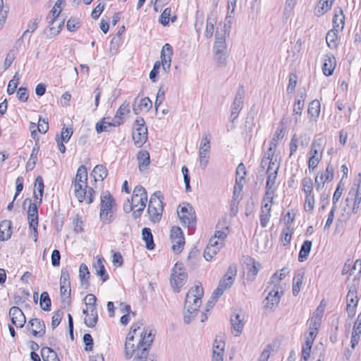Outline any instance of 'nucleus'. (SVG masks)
<instances>
[{
    "label": "nucleus",
    "instance_id": "nucleus-42",
    "mask_svg": "<svg viewBox=\"0 0 361 361\" xmlns=\"http://www.w3.org/2000/svg\"><path fill=\"white\" fill-rule=\"evenodd\" d=\"M106 118H103L99 122L96 124L95 129L97 133L102 132L109 131V128L115 127L116 123L114 122H108Z\"/></svg>",
    "mask_w": 361,
    "mask_h": 361
},
{
    "label": "nucleus",
    "instance_id": "nucleus-44",
    "mask_svg": "<svg viewBox=\"0 0 361 361\" xmlns=\"http://www.w3.org/2000/svg\"><path fill=\"white\" fill-rule=\"evenodd\" d=\"M38 152H39L38 147H34L32 148V152L30 154V157L28 161L27 162L26 166H25L27 171H30L35 168L37 161Z\"/></svg>",
    "mask_w": 361,
    "mask_h": 361
},
{
    "label": "nucleus",
    "instance_id": "nucleus-32",
    "mask_svg": "<svg viewBox=\"0 0 361 361\" xmlns=\"http://www.w3.org/2000/svg\"><path fill=\"white\" fill-rule=\"evenodd\" d=\"M129 111V104L123 103L120 106L116 113L114 121L117 126H120L121 123H123V116L127 114Z\"/></svg>",
    "mask_w": 361,
    "mask_h": 361
},
{
    "label": "nucleus",
    "instance_id": "nucleus-59",
    "mask_svg": "<svg viewBox=\"0 0 361 361\" xmlns=\"http://www.w3.org/2000/svg\"><path fill=\"white\" fill-rule=\"evenodd\" d=\"M171 8H166L163 12L161 13L159 22L164 25L166 26L169 25L170 16H171Z\"/></svg>",
    "mask_w": 361,
    "mask_h": 361
},
{
    "label": "nucleus",
    "instance_id": "nucleus-60",
    "mask_svg": "<svg viewBox=\"0 0 361 361\" xmlns=\"http://www.w3.org/2000/svg\"><path fill=\"white\" fill-rule=\"evenodd\" d=\"M209 154L208 152H204L203 150L199 151L200 157V166L202 169H204L207 166L209 161Z\"/></svg>",
    "mask_w": 361,
    "mask_h": 361
},
{
    "label": "nucleus",
    "instance_id": "nucleus-31",
    "mask_svg": "<svg viewBox=\"0 0 361 361\" xmlns=\"http://www.w3.org/2000/svg\"><path fill=\"white\" fill-rule=\"evenodd\" d=\"M142 240L145 242L146 248L152 250L154 248L155 244L153 240V235L149 228H144L142 231Z\"/></svg>",
    "mask_w": 361,
    "mask_h": 361
},
{
    "label": "nucleus",
    "instance_id": "nucleus-43",
    "mask_svg": "<svg viewBox=\"0 0 361 361\" xmlns=\"http://www.w3.org/2000/svg\"><path fill=\"white\" fill-rule=\"evenodd\" d=\"M147 213L149 214V220L155 224L160 221L163 211L161 210V212H159V209L152 207V205H148Z\"/></svg>",
    "mask_w": 361,
    "mask_h": 361
},
{
    "label": "nucleus",
    "instance_id": "nucleus-63",
    "mask_svg": "<svg viewBox=\"0 0 361 361\" xmlns=\"http://www.w3.org/2000/svg\"><path fill=\"white\" fill-rule=\"evenodd\" d=\"M82 340L85 345V350L86 351H91L92 350L94 345V341L92 336L90 334H85Z\"/></svg>",
    "mask_w": 361,
    "mask_h": 361
},
{
    "label": "nucleus",
    "instance_id": "nucleus-5",
    "mask_svg": "<svg viewBox=\"0 0 361 361\" xmlns=\"http://www.w3.org/2000/svg\"><path fill=\"white\" fill-rule=\"evenodd\" d=\"M133 140L137 147H141L147 140V128L143 118H139L135 122Z\"/></svg>",
    "mask_w": 361,
    "mask_h": 361
},
{
    "label": "nucleus",
    "instance_id": "nucleus-8",
    "mask_svg": "<svg viewBox=\"0 0 361 361\" xmlns=\"http://www.w3.org/2000/svg\"><path fill=\"white\" fill-rule=\"evenodd\" d=\"M170 237L173 243L172 250L177 254L180 253L185 245V238L181 228L178 226L172 227Z\"/></svg>",
    "mask_w": 361,
    "mask_h": 361
},
{
    "label": "nucleus",
    "instance_id": "nucleus-64",
    "mask_svg": "<svg viewBox=\"0 0 361 361\" xmlns=\"http://www.w3.org/2000/svg\"><path fill=\"white\" fill-rule=\"evenodd\" d=\"M314 197L312 195H305V209L307 212H312L314 209Z\"/></svg>",
    "mask_w": 361,
    "mask_h": 361
},
{
    "label": "nucleus",
    "instance_id": "nucleus-19",
    "mask_svg": "<svg viewBox=\"0 0 361 361\" xmlns=\"http://www.w3.org/2000/svg\"><path fill=\"white\" fill-rule=\"evenodd\" d=\"M348 195L354 196V204L360 205L361 202V173L358 174V178L355 180L354 186L350 189Z\"/></svg>",
    "mask_w": 361,
    "mask_h": 361
},
{
    "label": "nucleus",
    "instance_id": "nucleus-26",
    "mask_svg": "<svg viewBox=\"0 0 361 361\" xmlns=\"http://www.w3.org/2000/svg\"><path fill=\"white\" fill-rule=\"evenodd\" d=\"M152 107V102L149 97H145L140 99L138 105L134 104L133 111L135 114H138L140 111H149Z\"/></svg>",
    "mask_w": 361,
    "mask_h": 361
},
{
    "label": "nucleus",
    "instance_id": "nucleus-15",
    "mask_svg": "<svg viewBox=\"0 0 361 361\" xmlns=\"http://www.w3.org/2000/svg\"><path fill=\"white\" fill-rule=\"evenodd\" d=\"M11 322L17 328H22L26 322L25 317L22 310L16 306L12 307L9 310Z\"/></svg>",
    "mask_w": 361,
    "mask_h": 361
},
{
    "label": "nucleus",
    "instance_id": "nucleus-51",
    "mask_svg": "<svg viewBox=\"0 0 361 361\" xmlns=\"http://www.w3.org/2000/svg\"><path fill=\"white\" fill-rule=\"evenodd\" d=\"M214 19H212L211 16H208L207 19L206 29L204 32V36L206 38L209 39L212 37L214 30Z\"/></svg>",
    "mask_w": 361,
    "mask_h": 361
},
{
    "label": "nucleus",
    "instance_id": "nucleus-57",
    "mask_svg": "<svg viewBox=\"0 0 361 361\" xmlns=\"http://www.w3.org/2000/svg\"><path fill=\"white\" fill-rule=\"evenodd\" d=\"M37 128L40 133H46L49 130L48 119L42 118L41 116H39Z\"/></svg>",
    "mask_w": 361,
    "mask_h": 361
},
{
    "label": "nucleus",
    "instance_id": "nucleus-41",
    "mask_svg": "<svg viewBox=\"0 0 361 361\" xmlns=\"http://www.w3.org/2000/svg\"><path fill=\"white\" fill-rule=\"evenodd\" d=\"M150 331L152 332L151 330H150ZM137 331H135V329H131V328L130 329V331H129V332L126 336V345L128 346V344H129V341H134L135 340L136 343L137 344L140 335L143 336L145 332L149 333V331H148L147 329L144 328L143 331L142 332H139L137 335Z\"/></svg>",
    "mask_w": 361,
    "mask_h": 361
},
{
    "label": "nucleus",
    "instance_id": "nucleus-4",
    "mask_svg": "<svg viewBox=\"0 0 361 361\" xmlns=\"http://www.w3.org/2000/svg\"><path fill=\"white\" fill-rule=\"evenodd\" d=\"M154 336L152 335L151 331L149 333L145 332V334L140 335L137 348L138 352H137L133 361H146L147 357L149 355V349L153 343ZM150 361H156L152 359Z\"/></svg>",
    "mask_w": 361,
    "mask_h": 361
},
{
    "label": "nucleus",
    "instance_id": "nucleus-3",
    "mask_svg": "<svg viewBox=\"0 0 361 361\" xmlns=\"http://www.w3.org/2000/svg\"><path fill=\"white\" fill-rule=\"evenodd\" d=\"M87 185V168L82 165L78 169L75 178L73 182L75 197L80 202L85 200L86 196L85 188Z\"/></svg>",
    "mask_w": 361,
    "mask_h": 361
},
{
    "label": "nucleus",
    "instance_id": "nucleus-2",
    "mask_svg": "<svg viewBox=\"0 0 361 361\" xmlns=\"http://www.w3.org/2000/svg\"><path fill=\"white\" fill-rule=\"evenodd\" d=\"M173 54L172 47L169 44H165L161 51V63L156 61L154 63L153 68L149 73V79L153 82H156L157 77L159 73V69L161 65L165 71H169L171 68V55Z\"/></svg>",
    "mask_w": 361,
    "mask_h": 361
},
{
    "label": "nucleus",
    "instance_id": "nucleus-39",
    "mask_svg": "<svg viewBox=\"0 0 361 361\" xmlns=\"http://www.w3.org/2000/svg\"><path fill=\"white\" fill-rule=\"evenodd\" d=\"M41 355L44 361H60L56 352L51 348H42L41 350Z\"/></svg>",
    "mask_w": 361,
    "mask_h": 361
},
{
    "label": "nucleus",
    "instance_id": "nucleus-56",
    "mask_svg": "<svg viewBox=\"0 0 361 361\" xmlns=\"http://www.w3.org/2000/svg\"><path fill=\"white\" fill-rule=\"evenodd\" d=\"M283 130L284 128L282 126L281 128H278V130L274 133V135L270 142V146L276 147L278 145V142L281 140L284 135H283Z\"/></svg>",
    "mask_w": 361,
    "mask_h": 361
},
{
    "label": "nucleus",
    "instance_id": "nucleus-13",
    "mask_svg": "<svg viewBox=\"0 0 361 361\" xmlns=\"http://www.w3.org/2000/svg\"><path fill=\"white\" fill-rule=\"evenodd\" d=\"M226 26L227 24L224 23V29H221V30H219V27H217V30L215 32V42L214 46V52L220 53L222 51H225L227 48L226 42Z\"/></svg>",
    "mask_w": 361,
    "mask_h": 361
},
{
    "label": "nucleus",
    "instance_id": "nucleus-40",
    "mask_svg": "<svg viewBox=\"0 0 361 361\" xmlns=\"http://www.w3.org/2000/svg\"><path fill=\"white\" fill-rule=\"evenodd\" d=\"M281 279H279V272L276 271V273H274L271 277V279H270V282L269 283L271 285H274V288L271 289V290H269L268 293H275V294H278V293H283V290L279 288L278 286H277V283L281 281ZM268 291L267 289H266L264 290V292H267Z\"/></svg>",
    "mask_w": 361,
    "mask_h": 361
},
{
    "label": "nucleus",
    "instance_id": "nucleus-27",
    "mask_svg": "<svg viewBox=\"0 0 361 361\" xmlns=\"http://www.w3.org/2000/svg\"><path fill=\"white\" fill-rule=\"evenodd\" d=\"M140 171L146 169L150 164L149 154L147 150H140L137 154Z\"/></svg>",
    "mask_w": 361,
    "mask_h": 361
},
{
    "label": "nucleus",
    "instance_id": "nucleus-17",
    "mask_svg": "<svg viewBox=\"0 0 361 361\" xmlns=\"http://www.w3.org/2000/svg\"><path fill=\"white\" fill-rule=\"evenodd\" d=\"M187 276V274L183 271H180L178 274L175 273L171 274L170 282L175 292L180 291L179 288L184 284Z\"/></svg>",
    "mask_w": 361,
    "mask_h": 361
},
{
    "label": "nucleus",
    "instance_id": "nucleus-29",
    "mask_svg": "<svg viewBox=\"0 0 361 361\" xmlns=\"http://www.w3.org/2000/svg\"><path fill=\"white\" fill-rule=\"evenodd\" d=\"M108 171L102 164H99L94 166L92 171L91 172V176H93L94 181L103 180L107 176Z\"/></svg>",
    "mask_w": 361,
    "mask_h": 361
},
{
    "label": "nucleus",
    "instance_id": "nucleus-16",
    "mask_svg": "<svg viewBox=\"0 0 361 361\" xmlns=\"http://www.w3.org/2000/svg\"><path fill=\"white\" fill-rule=\"evenodd\" d=\"M104 258L100 257H97L96 260L93 263V269L95 271V274L100 277L102 282H105L109 279V274L106 271L105 267L104 265Z\"/></svg>",
    "mask_w": 361,
    "mask_h": 361
},
{
    "label": "nucleus",
    "instance_id": "nucleus-34",
    "mask_svg": "<svg viewBox=\"0 0 361 361\" xmlns=\"http://www.w3.org/2000/svg\"><path fill=\"white\" fill-rule=\"evenodd\" d=\"M312 241L311 240H305L302 243L300 250L299 252L298 255V261L299 262H304L307 259V257L309 256V254L310 252L311 248H312Z\"/></svg>",
    "mask_w": 361,
    "mask_h": 361
},
{
    "label": "nucleus",
    "instance_id": "nucleus-7",
    "mask_svg": "<svg viewBox=\"0 0 361 361\" xmlns=\"http://www.w3.org/2000/svg\"><path fill=\"white\" fill-rule=\"evenodd\" d=\"M237 271L236 264L230 265L224 277L219 281V285L213 293H224L228 287H231L235 280Z\"/></svg>",
    "mask_w": 361,
    "mask_h": 361
},
{
    "label": "nucleus",
    "instance_id": "nucleus-20",
    "mask_svg": "<svg viewBox=\"0 0 361 361\" xmlns=\"http://www.w3.org/2000/svg\"><path fill=\"white\" fill-rule=\"evenodd\" d=\"M271 203L262 202V206L261 207L260 213V224L262 228H265L267 226V224L269 221V219L271 216Z\"/></svg>",
    "mask_w": 361,
    "mask_h": 361
},
{
    "label": "nucleus",
    "instance_id": "nucleus-10",
    "mask_svg": "<svg viewBox=\"0 0 361 361\" xmlns=\"http://www.w3.org/2000/svg\"><path fill=\"white\" fill-rule=\"evenodd\" d=\"M84 302L85 303L86 307L89 308L90 316L92 317V320L88 322L87 317L85 318L84 323L88 327H94L97 322L98 316L96 308V302L97 298L95 295H86V297L84 298Z\"/></svg>",
    "mask_w": 361,
    "mask_h": 361
},
{
    "label": "nucleus",
    "instance_id": "nucleus-55",
    "mask_svg": "<svg viewBox=\"0 0 361 361\" xmlns=\"http://www.w3.org/2000/svg\"><path fill=\"white\" fill-rule=\"evenodd\" d=\"M303 191L305 195H312L313 190L312 180L310 178H305L302 180Z\"/></svg>",
    "mask_w": 361,
    "mask_h": 361
},
{
    "label": "nucleus",
    "instance_id": "nucleus-36",
    "mask_svg": "<svg viewBox=\"0 0 361 361\" xmlns=\"http://www.w3.org/2000/svg\"><path fill=\"white\" fill-rule=\"evenodd\" d=\"M35 188H36L39 192V195H37L35 191H34V197L36 200H39V204H41L42 202V197H43V192H44V181L43 178L41 176H38L35 181Z\"/></svg>",
    "mask_w": 361,
    "mask_h": 361
},
{
    "label": "nucleus",
    "instance_id": "nucleus-22",
    "mask_svg": "<svg viewBox=\"0 0 361 361\" xmlns=\"http://www.w3.org/2000/svg\"><path fill=\"white\" fill-rule=\"evenodd\" d=\"M12 222L10 220H4L0 223V240L5 241L9 239L12 234Z\"/></svg>",
    "mask_w": 361,
    "mask_h": 361
},
{
    "label": "nucleus",
    "instance_id": "nucleus-33",
    "mask_svg": "<svg viewBox=\"0 0 361 361\" xmlns=\"http://www.w3.org/2000/svg\"><path fill=\"white\" fill-rule=\"evenodd\" d=\"M279 166H277L276 169L272 171V166H268L267 173L268 174L266 183V189L271 190L276 182L278 170Z\"/></svg>",
    "mask_w": 361,
    "mask_h": 361
},
{
    "label": "nucleus",
    "instance_id": "nucleus-12",
    "mask_svg": "<svg viewBox=\"0 0 361 361\" xmlns=\"http://www.w3.org/2000/svg\"><path fill=\"white\" fill-rule=\"evenodd\" d=\"M231 325L232 334L235 336H238L243 331L244 327V315L240 312H233L231 315Z\"/></svg>",
    "mask_w": 361,
    "mask_h": 361
},
{
    "label": "nucleus",
    "instance_id": "nucleus-21",
    "mask_svg": "<svg viewBox=\"0 0 361 361\" xmlns=\"http://www.w3.org/2000/svg\"><path fill=\"white\" fill-rule=\"evenodd\" d=\"M71 283L68 270L61 269L60 277V293H71Z\"/></svg>",
    "mask_w": 361,
    "mask_h": 361
},
{
    "label": "nucleus",
    "instance_id": "nucleus-38",
    "mask_svg": "<svg viewBox=\"0 0 361 361\" xmlns=\"http://www.w3.org/2000/svg\"><path fill=\"white\" fill-rule=\"evenodd\" d=\"M305 97L302 95L300 99H298L294 104L293 106V118L295 119L297 123L298 121V117L302 114V110L305 106Z\"/></svg>",
    "mask_w": 361,
    "mask_h": 361
},
{
    "label": "nucleus",
    "instance_id": "nucleus-50",
    "mask_svg": "<svg viewBox=\"0 0 361 361\" xmlns=\"http://www.w3.org/2000/svg\"><path fill=\"white\" fill-rule=\"evenodd\" d=\"M210 139H211V135L209 133H204L203 134V137L202 138L200 145V150H203L204 152H209Z\"/></svg>",
    "mask_w": 361,
    "mask_h": 361
},
{
    "label": "nucleus",
    "instance_id": "nucleus-54",
    "mask_svg": "<svg viewBox=\"0 0 361 361\" xmlns=\"http://www.w3.org/2000/svg\"><path fill=\"white\" fill-rule=\"evenodd\" d=\"M19 77L18 73H16V74L13 76V78L11 80L8 82V85L7 87V93L8 94H12L15 92L18 84Z\"/></svg>",
    "mask_w": 361,
    "mask_h": 361
},
{
    "label": "nucleus",
    "instance_id": "nucleus-37",
    "mask_svg": "<svg viewBox=\"0 0 361 361\" xmlns=\"http://www.w3.org/2000/svg\"><path fill=\"white\" fill-rule=\"evenodd\" d=\"M334 0H320L318 3L315 13L317 16H322L326 13L331 7Z\"/></svg>",
    "mask_w": 361,
    "mask_h": 361
},
{
    "label": "nucleus",
    "instance_id": "nucleus-14",
    "mask_svg": "<svg viewBox=\"0 0 361 361\" xmlns=\"http://www.w3.org/2000/svg\"><path fill=\"white\" fill-rule=\"evenodd\" d=\"M35 327V329H32V334L34 336L42 337L45 334L46 326L43 321L37 318L30 319L27 324L26 328L27 330H30L31 328Z\"/></svg>",
    "mask_w": 361,
    "mask_h": 361
},
{
    "label": "nucleus",
    "instance_id": "nucleus-23",
    "mask_svg": "<svg viewBox=\"0 0 361 361\" xmlns=\"http://www.w3.org/2000/svg\"><path fill=\"white\" fill-rule=\"evenodd\" d=\"M346 283L348 288V293H357L360 290V276L355 274L353 276V274L350 273Z\"/></svg>",
    "mask_w": 361,
    "mask_h": 361
},
{
    "label": "nucleus",
    "instance_id": "nucleus-30",
    "mask_svg": "<svg viewBox=\"0 0 361 361\" xmlns=\"http://www.w3.org/2000/svg\"><path fill=\"white\" fill-rule=\"evenodd\" d=\"M350 295H347L346 296V302L347 307L346 310L348 314V317L352 318L355 314L356 307L357 306L358 298L357 295H355L354 297H351L350 298Z\"/></svg>",
    "mask_w": 361,
    "mask_h": 361
},
{
    "label": "nucleus",
    "instance_id": "nucleus-45",
    "mask_svg": "<svg viewBox=\"0 0 361 361\" xmlns=\"http://www.w3.org/2000/svg\"><path fill=\"white\" fill-rule=\"evenodd\" d=\"M247 279L250 281H252L255 279L257 274H258V271L261 267V264L259 262L252 259V264L251 265L247 264Z\"/></svg>",
    "mask_w": 361,
    "mask_h": 361
},
{
    "label": "nucleus",
    "instance_id": "nucleus-9",
    "mask_svg": "<svg viewBox=\"0 0 361 361\" xmlns=\"http://www.w3.org/2000/svg\"><path fill=\"white\" fill-rule=\"evenodd\" d=\"M245 97V90L241 85L238 87L235 95L234 101L231 106V119L233 123L238 118L239 113L243 109Z\"/></svg>",
    "mask_w": 361,
    "mask_h": 361
},
{
    "label": "nucleus",
    "instance_id": "nucleus-25",
    "mask_svg": "<svg viewBox=\"0 0 361 361\" xmlns=\"http://www.w3.org/2000/svg\"><path fill=\"white\" fill-rule=\"evenodd\" d=\"M79 277L81 286L86 289L90 285L89 279L90 278V272L87 265L84 263L80 265Z\"/></svg>",
    "mask_w": 361,
    "mask_h": 361
},
{
    "label": "nucleus",
    "instance_id": "nucleus-47",
    "mask_svg": "<svg viewBox=\"0 0 361 361\" xmlns=\"http://www.w3.org/2000/svg\"><path fill=\"white\" fill-rule=\"evenodd\" d=\"M307 113L311 117H318L320 113V102L315 99L312 101L308 106Z\"/></svg>",
    "mask_w": 361,
    "mask_h": 361
},
{
    "label": "nucleus",
    "instance_id": "nucleus-53",
    "mask_svg": "<svg viewBox=\"0 0 361 361\" xmlns=\"http://www.w3.org/2000/svg\"><path fill=\"white\" fill-rule=\"evenodd\" d=\"M80 25V21L79 18L71 17L67 21L66 27L68 31L75 32L78 28H79Z\"/></svg>",
    "mask_w": 361,
    "mask_h": 361
},
{
    "label": "nucleus",
    "instance_id": "nucleus-61",
    "mask_svg": "<svg viewBox=\"0 0 361 361\" xmlns=\"http://www.w3.org/2000/svg\"><path fill=\"white\" fill-rule=\"evenodd\" d=\"M73 134L72 128H62L61 136L59 137L61 142H68L70 140L71 135Z\"/></svg>",
    "mask_w": 361,
    "mask_h": 361
},
{
    "label": "nucleus",
    "instance_id": "nucleus-49",
    "mask_svg": "<svg viewBox=\"0 0 361 361\" xmlns=\"http://www.w3.org/2000/svg\"><path fill=\"white\" fill-rule=\"evenodd\" d=\"M338 31H336V30H331L329 31L326 36V40L328 46L331 48L334 49L337 47L336 44V39H337V32Z\"/></svg>",
    "mask_w": 361,
    "mask_h": 361
},
{
    "label": "nucleus",
    "instance_id": "nucleus-28",
    "mask_svg": "<svg viewBox=\"0 0 361 361\" xmlns=\"http://www.w3.org/2000/svg\"><path fill=\"white\" fill-rule=\"evenodd\" d=\"M336 66V59L334 56L326 55L324 63L322 66V71L325 75L330 76L333 74Z\"/></svg>",
    "mask_w": 361,
    "mask_h": 361
},
{
    "label": "nucleus",
    "instance_id": "nucleus-24",
    "mask_svg": "<svg viewBox=\"0 0 361 361\" xmlns=\"http://www.w3.org/2000/svg\"><path fill=\"white\" fill-rule=\"evenodd\" d=\"M164 196L161 191L154 192L150 197L148 205L159 209V212L164 210Z\"/></svg>",
    "mask_w": 361,
    "mask_h": 361
},
{
    "label": "nucleus",
    "instance_id": "nucleus-48",
    "mask_svg": "<svg viewBox=\"0 0 361 361\" xmlns=\"http://www.w3.org/2000/svg\"><path fill=\"white\" fill-rule=\"evenodd\" d=\"M135 340L134 341H129L128 346L126 345V343L124 344V355L126 360H130L135 354V350H137L138 351L137 345H135Z\"/></svg>",
    "mask_w": 361,
    "mask_h": 361
},
{
    "label": "nucleus",
    "instance_id": "nucleus-11",
    "mask_svg": "<svg viewBox=\"0 0 361 361\" xmlns=\"http://www.w3.org/2000/svg\"><path fill=\"white\" fill-rule=\"evenodd\" d=\"M178 215L180 220L184 225L193 226L196 223V216L195 211L192 206L187 204L186 206H183L180 210H177Z\"/></svg>",
    "mask_w": 361,
    "mask_h": 361
},
{
    "label": "nucleus",
    "instance_id": "nucleus-18",
    "mask_svg": "<svg viewBox=\"0 0 361 361\" xmlns=\"http://www.w3.org/2000/svg\"><path fill=\"white\" fill-rule=\"evenodd\" d=\"M333 24L334 28L336 31L343 30L345 24V16L341 7H336L334 9Z\"/></svg>",
    "mask_w": 361,
    "mask_h": 361
},
{
    "label": "nucleus",
    "instance_id": "nucleus-62",
    "mask_svg": "<svg viewBox=\"0 0 361 361\" xmlns=\"http://www.w3.org/2000/svg\"><path fill=\"white\" fill-rule=\"evenodd\" d=\"M292 238V231L290 228L289 230L287 229V227L284 228L282 231L281 240L283 243V245H287L290 243Z\"/></svg>",
    "mask_w": 361,
    "mask_h": 361
},
{
    "label": "nucleus",
    "instance_id": "nucleus-35",
    "mask_svg": "<svg viewBox=\"0 0 361 361\" xmlns=\"http://www.w3.org/2000/svg\"><path fill=\"white\" fill-rule=\"evenodd\" d=\"M281 295H267L263 301L264 307L270 310L274 309L281 300Z\"/></svg>",
    "mask_w": 361,
    "mask_h": 361
},
{
    "label": "nucleus",
    "instance_id": "nucleus-6",
    "mask_svg": "<svg viewBox=\"0 0 361 361\" xmlns=\"http://www.w3.org/2000/svg\"><path fill=\"white\" fill-rule=\"evenodd\" d=\"M116 204L115 200L109 191L101 195V209L99 216L104 223H110L111 219L108 215L112 213L113 207Z\"/></svg>",
    "mask_w": 361,
    "mask_h": 361
},
{
    "label": "nucleus",
    "instance_id": "nucleus-46",
    "mask_svg": "<svg viewBox=\"0 0 361 361\" xmlns=\"http://www.w3.org/2000/svg\"><path fill=\"white\" fill-rule=\"evenodd\" d=\"M244 177H236L233 192V199H238L243 188Z\"/></svg>",
    "mask_w": 361,
    "mask_h": 361
},
{
    "label": "nucleus",
    "instance_id": "nucleus-52",
    "mask_svg": "<svg viewBox=\"0 0 361 361\" xmlns=\"http://www.w3.org/2000/svg\"><path fill=\"white\" fill-rule=\"evenodd\" d=\"M51 299L49 295H40L39 305L44 311H49L51 309Z\"/></svg>",
    "mask_w": 361,
    "mask_h": 361
},
{
    "label": "nucleus",
    "instance_id": "nucleus-1",
    "mask_svg": "<svg viewBox=\"0 0 361 361\" xmlns=\"http://www.w3.org/2000/svg\"><path fill=\"white\" fill-rule=\"evenodd\" d=\"M203 295H185L184 304L183 321L189 324L195 317L202 305V296Z\"/></svg>",
    "mask_w": 361,
    "mask_h": 361
},
{
    "label": "nucleus",
    "instance_id": "nucleus-58",
    "mask_svg": "<svg viewBox=\"0 0 361 361\" xmlns=\"http://www.w3.org/2000/svg\"><path fill=\"white\" fill-rule=\"evenodd\" d=\"M181 171L183 176L185 190L187 192H190L191 190V187L190 185V177L189 174V170L185 166H183L181 169Z\"/></svg>",
    "mask_w": 361,
    "mask_h": 361
}]
</instances>
